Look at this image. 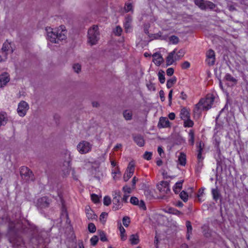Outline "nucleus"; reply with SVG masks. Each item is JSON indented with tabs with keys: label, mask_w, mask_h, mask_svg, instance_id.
I'll return each mask as SVG.
<instances>
[{
	"label": "nucleus",
	"mask_w": 248,
	"mask_h": 248,
	"mask_svg": "<svg viewBox=\"0 0 248 248\" xmlns=\"http://www.w3.org/2000/svg\"><path fill=\"white\" fill-rule=\"evenodd\" d=\"M46 31L47 39L52 43L58 44L66 38L67 31L64 26H60L58 28L55 29L46 27Z\"/></svg>",
	"instance_id": "f257e3e1"
},
{
	"label": "nucleus",
	"mask_w": 248,
	"mask_h": 248,
	"mask_svg": "<svg viewBox=\"0 0 248 248\" xmlns=\"http://www.w3.org/2000/svg\"><path fill=\"white\" fill-rule=\"evenodd\" d=\"M100 34L98 31V27L96 25H93L89 29L88 31V37L89 42L91 45H95L99 39Z\"/></svg>",
	"instance_id": "f03ea898"
},
{
	"label": "nucleus",
	"mask_w": 248,
	"mask_h": 248,
	"mask_svg": "<svg viewBox=\"0 0 248 248\" xmlns=\"http://www.w3.org/2000/svg\"><path fill=\"white\" fill-rule=\"evenodd\" d=\"M20 174L22 179L25 182L33 181L35 179L32 171L29 168L25 166L21 167Z\"/></svg>",
	"instance_id": "7ed1b4c3"
},
{
	"label": "nucleus",
	"mask_w": 248,
	"mask_h": 248,
	"mask_svg": "<svg viewBox=\"0 0 248 248\" xmlns=\"http://www.w3.org/2000/svg\"><path fill=\"white\" fill-rule=\"evenodd\" d=\"M92 145L86 141H82L77 145L78 151L81 154H85L91 151Z\"/></svg>",
	"instance_id": "20e7f679"
},
{
	"label": "nucleus",
	"mask_w": 248,
	"mask_h": 248,
	"mask_svg": "<svg viewBox=\"0 0 248 248\" xmlns=\"http://www.w3.org/2000/svg\"><path fill=\"white\" fill-rule=\"evenodd\" d=\"M220 143V138L218 136L215 135L213 137V144L214 145L215 148L218 155L217 157H216V160L217 162V165H219L220 164V162L221 161V159L220 157L221 150L219 147Z\"/></svg>",
	"instance_id": "39448f33"
},
{
	"label": "nucleus",
	"mask_w": 248,
	"mask_h": 248,
	"mask_svg": "<svg viewBox=\"0 0 248 248\" xmlns=\"http://www.w3.org/2000/svg\"><path fill=\"white\" fill-rule=\"evenodd\" d=\"M200 101H202V108L205 110H207L212 107L214 102V97L212 95H208L205 98L201 99Z\"/></svg>",
	"instance_id": "423d86ee"
},
{
	"label": "nucleus",
	"mask_w": 248,
	"mask_h": 248,
	"mask_svg": "<svg viewBox=\"0 0 248 248\" xmlns=\"http://www.w3.org/2000/svg\"><path fill=\"white\" fill-rule=\"evenodd\" d=\"M29 108L28 104L24 101H21L18 105L17 112L18 115L21 117H24Z\"/></svg>",
	"instance_id": "0eeeda50"
},
{
	"label": "nucleus",
	"mask_w": 248,
	"mask_h": 248,
	"mask_svg": "<svg viewBox=\"0 0 248 248\" xmlns=\"http://www.w3.org/2000/svg\"><path fill=\"white\" fill-rule=\"evenodd\" d=\"M50 200L47 197H43L39 198L36 203V206L41 209L49 207Z\"/></svg>",
	"instance_id": "6e6552de"
},
{
	"label": "nucleus",
	"mask_w": 248,
	"mask_h": 248,
	"mask_svg": "<svg viewBox=\"0 0 248 248\" xmlns=\"http://www.w3.org/2000/svg\"><path fill=\"white\" fill-rule=\"evenodd\" d=\"M169 183L167 181H161L157 185V189L163 195L170 192Z\"/></svg>",
	"instance_id": "1a4fd4ad"
},
{
	"label": "nucleus",
	"mask_w": 248,
	"mask_h": 248,
	"mask_svg": "<svg viewBox=\"0 0 248 248\" xmlns=\"http://www.w3.org/2000/svg\"><path fill=\"white\" fill-rule=\"evenodd\" d=\"M134 170V164L132 162H130L124 175V180L125 182L127 181L132 177Z\"/></svg>",
	"instance_id": "9d476101"
},
{
	"label": "nucleus",
	"mask_w": 248,
	"mask_h": 248,
	"mask_svg": "<svg viewBox=\"0 0 248 248\" xmlns=\"http://www.w3.org/2000/svg\"><path fill=\"white\" fill-rule=\"evenodd\" d=\"M215 53L212 49L209 50L206 53V62L210 65H213L215 63Z\"/></svg>",
	"instance_id": "9b49d317"
},
{
	"label": "nucleus",
	"mask_w": 248,
	"mask_h": 248,
	"mask_svg": "<svg viewBox=\"0 0 248 248\" xmlns=\"http://www.w3.org/2000/svg\"><path fill=\"white\" fill-rule=\"evenodd\" d=\"M202 101H200L199 103L196 105L194 108L193 109L194 117H199L202 111L205 110L203 108H202Z\"/></svg>",
	"instance_id": "f8f14e48"
},
{
	"label": "nucleus",
	"mask_w": 248,
	"mask_h": 248,
	"mask_svg": "<svg viewBox=\"0 0 248 248\" xmlns=\"http://www.w3.org/2000/svg\"><path fill=\"white\" fill-rule=\"evenodd\" d=\"M9 81V75L7 73H3L0 75V88L3 87Z\"/></svg>",
	"instance_id": "ddd939ff"
},
{
	"label": "nucleus",
	"mask_w": 248,
	"mask_h": 248,
	"mask_svg": "<svg viewBox=\"0 0 248 248\" xmlns=\"http://www.w3.org/2000/svg\"><path fill=\"white\" fill-rule=\"evenodd\" d=\"M170 126V123L166 117H161L158 123L157 126L159 128L168 127Z\"/></svg>",
	"instance_id": "4468645a"
},
{
	"label": "nucleus",
	"mask_w": 248,
	"mask_h": 248,
	"mask_svg": "<svg viewBox=\"0 0 248 248\" xmlns=\"http://www.w3.org/2000/svg\"><path fill=\"white\" fill-rule=\"evenodd\" d=\"M176 53V49H174L172 52H170L166 58V65L167 66L172 64L175 61L174 55Z\"/></svg>",
	"instance_id": "2eb2a0df"
},
{
	"label": "nucleus",
	"mask_w": 248,
	"mask_h": 248,
	"mask_svg": "<svg viewBox=\"0 0 248 248\" xmlns=\"http://www.w3.org/2000/svg\"><path fill=\"white\" fill-rule=\"evenodd\" d=\"M132 20V16L128 15L125 18L124 27L126 32H128L131 29V23Z\"/></svg>",
	"instance_id": "dca6fc26"
},
{
	"label": "nucleus",
	"mask_w": 248,
	"mask_h": 248,
	"mask_svg": "<svg viewBox=\"0 0 248 248\" xmlns=\"http://www.w3.org/2000/svg\"><path fill=\"white\" fill-rule=\"evenodd\" d=\"M153 62L157 65L161 64L163 61V58L161 55L158 53H155L153 55Z\"/></svg>",
	"instance_id": "f3484780"
},
{
	"label": "nucleus",
	"mask_w": 248,
	"mask_h": 248,
	"mask_svg": "<svg viewBox=\"0 0 248 248\" xmlns=\"http://www.w3.org/2000/svg\"><path fill=\"white\" fill-rule=\"evenodd\" d=\"M1 51L7 52L8 54L9 52L12 53L13 52L10 43L7 41L3 43Z\"/></svg>",
	"instance_id": "a211bd4d"
},
{
	"label": "nucleus",
	"mask_w": 248,
	"mask_h": 248,
	"mask_svg": "<svg viewBox=\"0 0 248 248\" xmlns=\"http://www.w3.org/2000/svg\"><path fill=\"white\" fill-rule=\"evenodd\" d=\"M180 115L181 118L183 120L190 118L189 111L185 108L181 109Z\"/></svg>",
	"instance_id": "6ab92c4d"
},
{
	"label": "nucleus",
	"mask_w": 248,
	"mask_h": 248,
	"mask_svg": "<svg viewBox=\"0 0 248 248\" xmlns=\"http://www.w3.org/2000/svg\"><path fill=\"white\" fill-rule=\"evenodd\" d=\"M134 140L139 146H143L144 144V140L142 136L137 135L134 137Z\"/></svg>",
	"instance_id": "aec40b11"
},
{
	"label": "nucleus",
	"mask_w": 248,
	"mask_h": 248,
	"mask_svg": "<svg viewBox=\"0 0 248 248\" xmlns=\"http://www.w3.org/2000/svg\"><path fill=\"white\" fill-rule=\"evenodd\" d=\"M224 79L226 81L230 82L232 86L236 85L237 83V80L230 74H227L224 77Z\"/></svg>",
	"instance_id": "412c9836"
},
{
	"label": "nucleus",
	"mask_w": 248,
	"mask_h": 248,
	"mask_svg": "<svg viewBox=\"0 0 248 248\" xmlns=\"http://www.w3.org/2000/svg\"><path fill=\"white\" fill-rule=\"evenodd\" d=\"M112 202L114 204L113 207V208L114 209V210H118L123 206V204L120 202V199L119 198H113Z\"/></svg>",
	"instance_id": "4be33fe9"
},
{
	"label": "nucleus",
	"mask_w": 248,
	"mask_h": 248,
	"mask_svg": "<svg viewBox=\"0 0 248 248\" xmlns=\"http://www.w3.org/2000/svg\"><path fill=\"white\" fill-rule=\"evenodd\" d=\"M129 241L132 245H137L139 242V236L138 234H133L130 236Z\"/></svg>",
	"instance_id": "5701e85b"
},
{
	"label": "nucleus",
	"mask_w": 248,
	"mask_h": 248,
	"mask_svg": "<svg viewBox=\"0 0 248 248\" xmlns=\"http://www.w3.org/2000/svg\"><path fill=\"white\" fill-rule=\"evenodd\" d=\"M8 121V118L6 113L2 112L0 113V127L6 124Z\"/></svg>",
	"instance_id": "b1692460"
},
{
	"label": "nucleus",
	"mask_w": 248,
	"mask_h": 248,
	"mask_svg": "<svg viewBox=\"0 0 248 248\" xmlns=\"http://www.w3.org/2000/svg\"><path fill=\"white\" fill-rule=\"evenodd\" d=\"M119 229L120 232L121 239L122 241H125L127 239V235L125 233V230L121 224H120V226L119 227Z\"/></svg>",
	"instance_id": "393cba45"
},
{
	"label": "nucleus",
	"mask_w": 248,
	"mask_h": 248,
	"mask_svg": "<svg viewBox=\"0 0 248 248\" xmlns=\"http://www.w3.org/2000/svg\"><path fill=\"white\" fill-rule=\"evenodd\" d=\"M194 3L201 9L203 10H205L206 1H204L203 0H194Z\"/></svg>",
	"instance_id": "a878e982"
},
{
	"label": "nucleus",
	"mask_w": 248,
	"mask_h": 248,
	"mask_svg": "<svg viewBox=\"0 0 248 248\" xmlns=\"http://www.w3.org/2000/svg\"><path fill=\"white\" fill-rule=\"evenodd\" d=\"M178 160L181 165L185 166L186 164V155L183 153H181L178 157Z\"/></svg>",
	"instance_id": "bb28decb"
},
{
	"label": "nucleus",
	"mask_w": 248,
	"mask_h": 248,
	"mask_svg": "<svg viewBox=\"0 0 248 248\" xmlns=\"http://www.w3.org/2000/svg\"><path fill=\"white\" fill-rule=\"evenodd\" d=\"M123 116L126 120H130L132 118V113L129 110H125L123 112Z\"/></svg>",
	"instance_id": "cd10ccee"
},
{
	"label": "nucleus",
	"mask_w": 248,
	"mask_h": 248,
	"mask_svg": "<svg viewBox=\"0 0 248 248\" xmlns=\"http://www.w3.org/2000/svg\"><path fill=\"white\" fill-rule=\"evenodd\" d=\"M176 78L175 77H172L167 80V87L168 89L170 88L172 86L176 83Z\"/></svg>",
	"instance_id": "c85d7f7f"
},
{
	"label": "nucleus",
	"mask_w": 248,
	"mask_h": 248,
	"mask_svg": "<svg viewBox=\"0 0 248 248\" xmlns=\"http://www.w3.org/2000/svg\"><path fill=\"white\" fill-rule=\"evenodd\" d=\"M185 54V50L183 49H181L179 50V51L177 52V53H176V55L175 56V61L179 60L181 58H182Z\"/></svg>",
	"instance_id": "c756f323"
},
{
	"label": "nucleus",
	"mask_w": 248,
	"mask_h": 248,
	"mask_svg": "<svg viewBox=\"0 0 248 248\" xmlns=\"http://www.w3.org/2000/svg\"><path fill=\"white\" fill-rule=\"evenodd\" d=\"M212 194L213 195V199L215 201H217L220 196V194L217 188L212 189Z\"/></svg>",
	"instance_id": "7c9ffc66"
},
{
	"label": "nucleus",
	"mask_w": 248,
	"mask_h": 248,
	"mask_svg": "<svg viewBox=\"0 0 248 248\" xmlns=\"http://www.w3.org/2000/svg\"><path fill=\"white\" fill-rule=\"evenodd\" d=\"M158 76L160 82L162 84L164 83L165 81L164 72L162 70L159 71L158 73Z\"/></svg>",
	"instance_id": "2f4dec72"
},
{
	"label": "nucleus",
	"mask_w": 248,
	"mask_h": 248,
	"mask_svg": "<svg viewBox=\"0 0 248 248\" xmlns=\"http://www.w3.org/2000/svg\"><path fill=\"white\" fill-rule=\"evenodd\" d=\"M97 232L100 236L101 241L103 242H106L108 241V239L106 237V234L104 231L98 230L97 231Z\"/></svg>",
	"instance_id": "473e14b6"
},
{
	"label": "nucleus",
	"mask_w": 248,
	"mask_h": 248,
	"mask_svg": "<svg viewBox=\"0 0 248 248\" xmlns=\"http://www.w3.org/2000/svg\"><path fill=\"white\" fill-rule=\"evenodd\" d=\"M184 121V126L185 127H191L193 126L194 123L191 120H190V118H188L187 119H185Z\"/></svg>",
	"instance_id": "72a5a7b5"
},
{
	"label": "nucleus",
	"mask_w": 248,
	"mask_h": 248,
	"mask_svg": "<svg viewBox=\"0 0 248 248\" xmlns=\"http://www.w3.org/2000/svg\"><path fill=\"white\" fill-rule=\"evenodd\" d=\"M189 142L191 143L192 145H194V131L192 130H190L189 133Z\"/></svg>",
	"instance_id": "f704fd0d"
},
{
	"label": "nucleus",
	"mask_w": 248,
	"mask_h": 248,
	"mask_svg": "<svg viewBox=\"0 0 248 248\" xmlns=\"http://www.w3.org/2000/svg\"><path fill=\"white\" fill-rule=\"evenodd\" d=\"M216 7V4L210 1H206L205 10L209 8L211 10L214 9Z\"/></svg>",
	"instance_id": "c9c22d12"
},
{
	"label": "nucleus",
	"mask_w": 248,
	"mask_h": 248,
	"mask_svg": "<svg viewBox=\"0 0 248 248\" xmlns=\"http://www.w3.org/2000/svg\"><path fill=\"white\" fill-rule=\"evenodd\" d=\"M73 69L75 72L79 73L81 71V65L78 63H75L73 65Z\"/></svg>",
	"instance_id": "e433bc0d"
},
{
	"label": "nucleus",
	"mask_w": 248,
	"mask_h": 248,
	"mask_svg": "<svg viewBox=\"0 0 248 248\" xmlns=\"http://www.w3.org/2000/svg\"><path fill=\"white\" fill-rule=\"evenodd\" d=\"M181 199L184 202H187L188 200V195L185 191H182L180 194Z\"/></svg>",
	"instance_id": "4c0bfd02"
},
{
	"label": "nucleus",
	"mask_w": 248,
	"mask_h": 248,
	"mask_svg": "<svg viewBox=\"0 0 248 248\" xmlns=\"http://www.w3.org/2000/svg\"><path fill=\"white\" fill-rule=\"evenodd\" d=\"M7 52L0 51V62L5 61L7 58Z\"/></svg>",
	"instance_id": "58836bf2"
},
{
	"label": "nucleus",
	"mask_w": 248,
	"mask_h": 248,
	"mask_svg": "<svg viewBox=\"0 0 248 248\" xmlns=\"http://www.w3.org/2000/svg\"><path fill=\"white\" fill-rule=\"evenodd\" d=\"M107 217H108V214L106 212H103L100 215L99 219H100V221L103 224L105 223V222L106 221V219L107 218Z\"/></svg>",
	"instance_id": "ea45409f"
},
{
	"label": "nucleus",
	"mask_w": 248,
	"mask_h": 248,
	"mask_svg": "<svg viewBox=\"0 0 248 248\" xmlns=\"http://www.w3.org/2000/svg\"><path fill=\"white\" fill-rule=\"evenodd\" d=\"M88 229L89 231L91 233L95 232L96 231V227L93 223H90L88 224Z\"/></svg>",
	"instance_id": "a19ab883"
},
{
	"label": "nucleus",
	"mask_w": 248,
	"mask_h": 248,
	"mask_svg": "<svg viewBox=\"0 0 248 248\" xmlns=\"http://www.w3.org/2000/svg\"><path fill=\"white\" fill-rule=\"evenodd\" d=\"M98 241V237L96 235L93 236L90 239V242L92 246H95Z\"/></svg>",
	"instance_id": "79ce46f5"
},
{
	"label": "nucleus",
	"mask_w": 248,
	"mask_h": 248,
	"mask_svg": "<svg viewBox=\"0 0 248 248\" xmlns=\"http://www.w3.org/2000/svg\"><path fill=\"white\" fill-rule=\"evenodd\" d=\"M170 41L173 44H177L179 41L178 37L175 35H172L169 38Z\"/></svg>",
	"instance_id": "37998d69"
},
{
	"label": "nucleus",
	"mask_w": 248,
	"mask_h": 248,
	"mask_svg": "<svg viewBox=\"0 0 248 248\" xmlns=\"http://www.w3.org/2000/svg\"><path fill=\"white\" fill-rule=\"evenodd\" d=\"M86 216L89 219L93 220V219H95L97 217V216L94 213L93 211H92V212H88L86 214Z\"/></svg>",
	"instance_id": "c03bdc74"
},
{
	"label": "nucleus",
	"mask_w": 248,
	"mask_h": 248,
	"mask_svg": "<svg viewBox=\"0 0 248 248\" xmlns=\"http://www.w3.org/2000/svg\"><path fill=\"white\" fill-rule=\"evenodd\" d=\"M132 5L130 3H126L124 7V9L125 12H128L132 10Z\"/></svg>",
	"instance_id": "a18cd8bd"
},
{
	"label": "nucleus",
	"mask_w": 248,
	"mask_h": 248,
	"mask_svg": "<svg viewBox=\"0 0 248 248\" xmlns=\"http://www.w3.org/2000/svg\"><path fill=\"white\" fill-rule=\"evenodd\" d=\"M130 222V218L128 217H124L123 218V223L124 226L126 227L129 226V224Z\"/></svg>",
	"instance_id": "49530a36"
},
{
	"label": "nucleus",
	"mask_w": 248,
	"mask_h": 248,
	"mask_svg": "<svg viewBox=\"0 0 248 248\" xmlns=\"http://www.w3.org/2000/svg\"><path fill=\"white\" fill-rule=\"evenodd\" d=\"M111 200L109 197L105 196L104 198L103 202H104V205H105L106 206H108L111 203Z\"/></svg>",
	"instance_id": "de8ad7c7"
},
{
	"label": "nucleus",
	"mask_w": 248,
	"mask_h": 248,
	"mask_svg": "<svg viewBox=\"0 0 248 248\" xmlns=\"http://www.w3.org/2000/svg\"><path fill=\"white\" fill-rule=\"evenodd\" d=\"M123 191L124 193H127V194L129 195L132 192V189L127 185H125L123 187Z\"/></svg>",
	"instance_id": "09e8293b"
},
{
	"label": "nucleus",
	"mask_w": 248,
	"mask_h": 248,
	"mask_svg": "<svg viewBox=\"0 0 248 248\" xmlns=\"http://www.w3.org/2000/svg\"><path fill=\"white\" fill-rule=\"evenodd\" d=\"M139 201L138 199L136 197H132L130 200V203L135 205H137L139 204Z\"/></svg>",
	"instance_id": "8fccbe9b"
},
{
	"label": "nucleus",
	"mask_w": 248,
	"mask_h": 248,
	"mask_svg": "<svg viewBox=\"0 0 248 248\" xmlns=\"http://www.w3.org/2000/svg\"><path fill=\"white\" fill-rule=\"evenodd\" d=\"M152 156V153L149 152H145L143 155V157L144 159L149 160L151 159Z\"/></svg>",
	"instance_id": "3c124183"
},
{
	"label": "nucleus",
	"mask_w": 248,
	"mask_h": 248,
	"mask_svg": "<svg viewBox=\"0 0 248 248\" xmlns=\"http://www.w3.org/2000/svg\"><path fill=\"white\" fill-rule=\"evenodd\" d=\"M186 226L187 228V233H192V227L190 221H187L186 222Z\"/></svg>",
	"instance_id": "603ef678"
},
{
	"label": "nucleus",
	"mask_w": 248,
	"mask_h": 248,
	"mask_svg": "<svg viewBox=\"0 0 248 248\" xmlns=\"http://www.w3.org/2000/svg\"><path fill=\"white\" fill-rule=\"evenodd\" d=\"M122 29L120 26H117L114 31V33L118 36L121 35Z\"/></svg>",
	"instance_id": "864d4df0"
},
{
	"label": "nucleus",
	"mask_w": 248,
	"mask_h": 248,
	"mask_svg": "<svg viewBox=\"0 0 248 248\" xmlns=\"http://www.w3.org/2000/svg\"><path fill=\"white\" fill-rule=\"evenodd\" d=\"M184 181H180L179 182H177L173 186V187H176L177 189H178L179 190H181V189L182 187V184Z\"/></svg>",
	"instance_id": "5fc2aeb1"
},
{
	"label": "nucleus",
	"mask_w": 248,
	"mask_h": 248,
	"mask_svg": "<svg viewBox=\"0 0 248 248\" xmlns=\"http://www.w3.org/2000/svg\"><path fill=\"white\" fill-rule=\"evenodd\" d=\"M148 89L150 91H155V84L152 82H149L147 84Z\"/></svg>",
	"instance_id": "6e6d98bb"
},
{
	"label": "nucleus",
	"mask_w": 248,
	"mask_h": 248,
	"mask_svg": "<svg viewBox=\"0 0 248 248\" xmlns=\"http://www.w3.org/2000/svg\"><path fill=\"white\" fill-rule=\"evenodd\" d=\"M155 37L157 39H160L161 40H165L167 38L166 36L162 35V33L161 32H159L155 34Z\"/></svg>",
	"instance_id": "4d7b16f0"
},
{
	"label": "nucleus",
	"mask_w": 248,
	"mask_h": 248,
	"mask_svg": "<svg viewBox=\"0 0 248 248\" xmlns=\"http://www.w3.org/2000/svg\"><path fill=\"white\" fill-rule=\"evenodd\" d=\"M113 198H121V192L119 190H115L113 192Z\"/></svg>",
	"instance_id": "13d9d810"
},
{
	"label": "nucleus",
	"mask_w": 248,
	"mask_h": 248,
	"mask_svg": "<svg viewBox=\"0 0 248 248\" xmlns=\"http://www.w3.org/2000/svg\"><path fill=\"white\" fill-rule=\"evenodd\" d=\"M91 198L92 201L94 203H97L99 202V197L97 195L95 194H93L91 195Z\"/></svg>",
	"instance_id": "bf43d9fd"
},
{
	"label": "nucleus",
	"mask_w": 248,
	"mask_h": 248,
	"mask_svg": "<svg viewBox=\"0 0 248 248\" xmlns=\"http://www.w3.org/2000/svg\"><path fill=\"white\" fill-rule=\"evenodd\" d=\"M137 205H138L140 208H142L144 210L146 209L145 203L144 201L142 200H140V202L139 201V204Z\"/></svg>",
	"instance_id": "052dcab7"
},
{
	"label": "nucleus",
	"mask_w": 248,
	"mask_h": 248,
	"mask_svg": "<svg viewBox=\"0 0 248 248\" xmlns=\"http://www.w3.org/2000/svg\"><path fill=\"white\" fill-rule=\"evenodd\" d=\"M170 213H171L173 214H175V215H179V216L181 215L182 214V213L180 211H179L176 209H170Z\"/></svg>",
	"instance_id": "680f3d73"
},
{
	"label": "nucleus",
	"mask_w": 248,
	"mask_h": 248,
	"mask_svg": "<svg viewBox=\"0 0 248 248\" xmlns=\"http://www.w3.org/2000/svg\"><path fill=\"white\" fill-rule=\"evenodd\" d=\"M190 63L187 61H185L182 64V68L183 69H187L190 67Z\"/></svg>",
	"instance_id": "e2e57ef3"
},
{
	"label": "nucleus",
	"mask_w": 248,
	"mask_h": 248,
	"mask_svg": "<svg viewBox=\"0 0 248 248\" xmlns=\"http://www.w3.org/2000/svg\"><path fill=\"white\" fill-rule=\"evenodd\" d=\"M198 155H197V158L198 159L199 162H200L201 161H202L203 159V157L202 156V152L201 151V149L198 150Z\"/></svg>",
	"instance_id": "0e129e2a"
},
{
	"label": "nucleus",
	"mask_w": 248,
	"mask_h": 248,
	"mask_svg": "<svg viewBox=\"0 0 248 248\" xmlns=\"http://www.w3.org/2000/svg\"><path fill=\"white\" fill-rule=\"evenodd\" d=\"M227 7H228V9L229 10V11H230L231 12L236 10L234 5H233L231 3H228L227 5Z\"/></svg>",
	"instance_id": "69168bd1"
},
{
	"label": "nucleus",
	"mask_w": 248,
	"mask_h": 248,
	"mask_svg": "<svg viewBox=\"0 0 248 248\" xmlns=\"http://www.w3.org/2000/svg\"><path fill=\"white\" fill-rule=\"evenodd\" d=\"M167 75L171 76L174 73V69L172 68H169L166 71Z\"/></svg>",
	"instance_id": "338daca9"
},
{
	"label": "nucleus",
	"mask_w": 248,
	"mask_h": 248,
	"mask_svg": "<svg viewBox=\"0 0 248 248\" xmlns=\"http://www.w3.org/2000/svg\"><path fill=\"white\" fill-rule=\"evenodd\" d=\"M129 197V194H127V193H124V196L122 199V201L125 203L127 202L128 198Z\"/></svg>",
	"instance_id": "774afa93"
}]
</instances>
